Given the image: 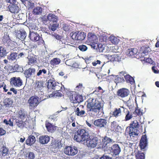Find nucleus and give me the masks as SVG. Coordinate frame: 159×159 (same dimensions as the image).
<instances>
[{
	"label": "nucleus",
	"instance_id": "nucleus-1",
	"mask_svg": "<svg viewBox=\"0 0 159 159\" xmlns=\"http://www.w3.org/2000/svg\"><path fill=\"white\" fill-rule=\"evenodd\" d=\"M87 102V112L91 116L94 117L103 111V104L97 99H89Z\"/></svg>",
	"mask_w": 159,
	"mask_h": 159
},
{
	"label": "nucleus",
	"instance_id": "nucleus-2",
	"mask_svg": "<svg viewBox=\"0 0 159 159\" xmlns=\"http://www.w3.org/2000/svg\"><path fill=\"white\" fill-rule=\"evenodd\" d=\"M139 123L137 120H134L132 123L130 124L129 126L126 129V131H128V133L131 139H133L134 141L138 140L139 133L138 128Z\"/></svg>",
	"mask_w": 159,
	"mask_h": 159
},
{
	"label": "nucleus",
	"instance_id": "nucleus-3",
	"mask_svg": "<svg viewBox=\"0 0 159 159\" xmlns=\"http://www.w3.org/2000/svg\"><path fill=\"white\" fill-rule=\"evenodd\" d=\"M100 137H97L89 136L87 137L86 140V145L89 148H94L97 145L99 146L100 148H104V145L102 144L101 143V139Z\"/></svg>",
	"mask_w": 159,
	"mask_h": 159
},
{
	"label": "nucleus",
	"instance_id": "nucleus-4",
	"mask_svg": "<svg viewBox=\"0 0 159 159\" xmlns=\"http://www.w3.org/2000/svg\"><path fill=\"white\" fill-rule=\"evenodd\" d=\"M89 135V133L85 129H79L74 137V139L79 142L85 141Z\"/></svg>",
	"mask_w": 159,
	"mask_h": 159
},
{
	"label": "nucleus",
	"instance_id": "nucleus-5",
	"mask_svg": "<svg viewBox=\"0 0 159 159\" xmlns=\"http://www.w3.org/2000/svg\"><path fill=\"white\" fill-rule=\"evenodd\" d=\"M29 37L31 41L37 42L38 45L42 44L44 43L42 37H40L37 32L35 33L33 31L31 32L30 31Z\"/></svg>",
	"mask_w": 159,
	"mask_h": 159
},
{
	"label": "nucleus",
	"instance_id": "nucleus-6",
	"mask_svg": "<svg viewBox=\"0 0 159 159\" xmlns=\"http://www.w3.org/2000/svg\"><path fill=\"white\" fill-rule=\"evenodd\" d=\"M10 83L12 86L20 87L22 85L23 82L22 80L19 77H13L10 79Z\"/></svg>",
	"mask_w": 159,
	"mask_h": 159
},
{
	"label": "nucleus",
	"instance_id": "nucleus-7",
	"mask_svg": "<svg viewBox=\"0 0 159 159\" xmlns=\"http://www.w3.org/2000/svg\"><path fill=\"white\" fill-rule=\"evenodd\" d=\"M64 152L67 155L74 156L77 153L78 150L76 148L67 146L65 148Z\"/></svg>",
	"mask_w": 159,
	"mask_h": 159
},
{
	"label": "nucleus",
	"instance_id": "nucleus-8",
	"mask_svg": "<svg viewBox=\"0 0 159 159\" xmlns=\"http://www.w3.org/2000/svg\"><path fill=\"white\" fill-rule=\"evenodd\" d=\"M107 120L102 118L96 120L93 122L94 125L99 128L106 127L107 125Z\"/></svg>",
	"mask_w": 159,
	"mask_h": 159
},
{
	"label": "nucleus",
	"instance_id": "nucleus-9",
	"mask_svg": "<svg viewBox=\"0 0 159 159\" xmlns=\"http://www.w3.org/2000/svg\"><path fill=\"white\" fill-rule=\"evenodd\" d=\"M86 36L85 34L83 32H75L72 35V39L77 40H82Z\"/></svg>",
	"mask_w": 159,
	"mask_h": 159
},
{
	"label": "nucleus",
	"instance_id": "nucleus-10",
	"mask_svg": "<svg viewBox=\"0 0 159 159\" xmlns=\"http://www.w3.org/2000/svg\"><path fill=\"white\" fill-rule=\"evenodd\" d=\"M75 115L77 116L83 117L86 114L84 107L82 105H80L79 107L76 108L75 110Z\"/></svg>",
	"mask_w": 159,
	"mask_h": 159
},
{
	"label": "nucleus",
	"instance_id": "nucleus-11",
	"mask_svg": "<svg viewBox=\"0 0 159 159\" xmlns=\"http://www.w3.org/2000/svg\"><path fill=\"white\" fill-rule=\"evenodd\" d=\"M148 140L146 134L142 136L140 140V148L141 150L144 149L148 145Z\"/></svg>",
	"mask_w": 159,
	"mask_h": 159
},
{
	"label": "nucleus",
	"instance_id": "nucleus-12",
	"mask_svg": "<svg viewBox=\"0 0 159 159\" xmlns=\"http://www.w3.org/2000/svg\"><path fill=\"white\" fill-rule=\"evenodd\" d=\"M28 102L30 107H36L39 104V98L32 96L30 98Z\"/></svg>",
	"mask_w": 159,
	"mask_h": 159
},
{
	"label": "nucleus",
	"instance_id": "nucleus-13",
	"mask_svg": "<svg viewBox=\"0 0 159 159\" xmlns=\"http://www.w3.org/2000/svg\"><path fill=\"white\" fill-rule=\"evenodd\" d=\"M129 93V91L128 89L123 88L118 90L117 92V94L119 97L123 98L127 96Z\"/></svg>",
	"mask_w": 159,
	"mask_h": 159
},
{
	"label": "nucleus",
	"instance_id": "nucleus-14",
	"mask_svg": "<svg viewBox=\"0 0 159 159\" xmlns=\"http://www.w3.org/2000/svg\"><path fill=\"white\" fill-rule=\"evenodd\" d=\"M45 125L48 131L51 133L54 132L57 128V126L47 121L46 122Z\"/></svg>",
	"mask_w": 159,
	"mask_h": 159
},
{
	"label": "nucleus",
	"instance_id": "nucleus-15",
	"mask_svg": "<svg viewBox=\"0 0 159 159\" xmlns=\"http://www.w3.org/2000/svg\"><path fill=\"white\" fill-rule=\"evenodd\" d=\"M35 72L34 68H30L24 71V74L26 78H29L34 75Z\"/></svg>",
	"mask_w": 159,
	"mask_h": 159
},
{
	"label": "nucleus",
	"instance_id": "nucleus-16",
	"mask_svg": "<svg viewBox=\"0 0 159 159\" xmlns=\"http://www.w3.org/2000/svg\"><path fill=\"white\" fill-rule=\"evenodd\" d=\"M114 155H118L120 152V148L118 144H115L111 147L110 150Z\"/></svg>",
	"mask_w": 159,
	"mask_h": 159
},
{
	"label": "nucleus",
	"instance_id": "nucleus-17",
	"mask_svg": "<svg viewBox=\"0 0 159 159\" xmlns=\"http://www.w3.org/2000/svg\"><path fill=\"white\" fill-rule=\"evenodd\" d=\"M36 55H32L29 56L27 57L28 59V63L29 65L33 66L37 63V58Z\"/></svg>",
	"mask_w": 159,
	"mask_h": 159
},
{
	"label": "nucleus",
	"instance_id": "nucleus-18",
	"mask_svg": "<svg viewBox=\"0 0 159 159\" xmlns=\"http://www.w3.org/2000/svg\"><path fill=\"white\" fill-rule=\"evenodd\" d=\"M26 36V34L24 30L21 29L18 31L16 34V38L21 40H23Z\"/></svg>",
	"mask_w": 159,
	"mask_h": 159
},
{
	"label": "nucleus",
	"instance_id": "nucleus-19",
	"mask_svg": "<svg viewBox=\"0 0 159 159\" xmlns=\"http://www.w3.org/2000/svg\"><path fill=\"white\" fill-rule=\"evenodd\" d=\"M9 150L8 148L3 146L0 148V156L2 158L3 157L7 156L9 155Z\"/></svg>",
	"mask_w": 159,
	"mask_h": 159
},
{
	"label": "nucleus",
	"instance_id": "nucleus-20",
	"mask_svg": "<svg viewBox=\"0 0 159 159\" xmlns=\"http://www.w3.org/2000/svg\"><path fill=\"white\" fill-rule=\"evenodd\" d=\"M83 101V99L82 96H78L77 94L75 93L74 94L73 97L71 100V101L73 103L81 102Z\"/></svg>",
	"mask_w": 159,
	"mask_h": 159
},
{
	"label": "nucleus",
	"instance_id": "nucleus-21",
	"mask_svg": "<svg viewBox=\"0 0 159 159\" xmlns=\"http://www.w3.org/2000/svg\"><path fill=\"white\" fill-rule=\"evenodd\" d=\"M8 7L9 11L12 13H17L19 11V7L15 4L10 5L8 6Z\"/></svg>",
	"mask_w": 159,
	"mask_h": 159
},
{
	"label": "nucleus",
	"instance_id": "nucleus-22",
	"mask_svg": "<svg viewBox=\"0 0 159 159\" xmlns=\"http://www.w3.org/2000/svg\"><path fill=\"white\" fill-rule=\"evenodd\" d=\"M122 109L124 110V108L123 107H120V108H115L114 111L111 114L112 116L116 118L120 116L121 115Z\"/></svg>",
	"mask_w": 159,
	"mask_h": 159
},
{
	"label": "nucleus",
	"instance_id": "nucleus-23",
	"mask_svg": "<svg viewBox=\"0 0 159 159\" xmlns=\"http://www.w3.org/2000/svg\"><path fill=\"white\" fill-rule=\"evenodd\" d=\"M50 140V138L48 135H45L39 137V141L42 144H46L48 143Z\"/></svg>",
	"mask_w": 159,
	"mask_h": 159
},
{
	"label": "nucleus",
	"instance_id": "nucleus-24",
	"mask_svg": "<svg viewBox=\"0 0 159 159\" xmlns=\"http://www.w3.org/2000/svg\"><path fill=\"white\" fill-rule=\"evenodd\" d=\"M35 137L33 135H30L28 137L25 143L27 145L31 146L35 143Z\"/></svg>",
	"mask_w": 159,
	"mask_h": 159
},
{
	"label": "nucleus",
	"instance_id": "nucleus-25",
	"mask_svg": "<svg viewBox=\"0 0 159 159\" xmlns=\"http://www.w3.org/2000/svg\"><path fill=\"white\" fill-rule=\"evenodd\" d=\"M124 112L125 113V120L127 121L131 119L133 117L132 113L130 112L127 109H124Z\"/></svg>",
	"mask_w": 159,
	"mask_h": 159
},
{
	"label": "nucleus",
	"instance_id": "nucleus-26",
	"mask_svg": "<svg viewBox=\"0 0 159 159\" xmlns=\"http://www.w3.org/2000/svg\"><path fill=\"white\" fill-rule=\"evenodd\" d=\"M3 105L6 107H11L13 103L12 100L10 98H6L3 101Z\"/></svg>",
	"mask_w": 159,
	"mask_h": 159
},
{
	"label": "nucleus",
	"instance_id": "nucleus-27",
	"mask_svg": "<svg viewBox=\"0 0 159 159\" xmlns=\"http://www.w3.org/2000/svg\"><path fill=\"white\" fill-rule=\"evenodd\" d=\"M137 50L136 49H128L126 53L127 55L129 57L134 56L137 53Z\"/></svg>",
	"mask_w": 159,
	"mask_h": 159
},
{
	"label": "nucleus",
	"instance_id": "nucleus-28",
	"mask_svg": "<svg viewBox=\"0 0 159 159\" xmlns=\"http://www.w3.org/2000/svg\"><path fill=\"white\" fill-rule=\"evenodd\" d=\"M18 117L21 120H24L27 116L26 112L24 110H20L18 112Z\"/></svg>",
	"mask_w": 159,
	"mask_h": 159
},
{
	"label": "nucleus",
	"instance_id": "nucleus-29",
	"mask_svg": "<svg viewBox=\"0 0 159 159\" xmlns=\"http://www.w3.org/2000/svg\"><path fill=\"white\" fill-rule=\"evenodd\" d=\"M47 20L52 23L56 22L57 20V18L56 16L51 13L48 15L47 17Z\"/></svg>",
	"mask_w": 159,
	"mask_h": 159
},
{
	"label": "nucleus",
	"instance_id": "nucleus-30",
	"mask_svg": "<svg viewBox=\"0 0 159 159\" xmlns=\"http://www.w3.org/2000/svg\"><path fill=\"white\" fill-rule=\"evenodd\" d=\"M56 84L55 81L54 80H49L48 82L47 87L49 90L53 89Z\"/></svg>",
	"mask_w": 159,
	"mask_h": 159
},
{
	"label": "nucleus",
	"instance_id": "nucleus-31",
	"mask_svg": "<svg viewBox=\"0 0 159 159\" xmlns=\"http://www.w3.org/2000/svg\"><path fill=\"white\" fill-rule=\"evenodd\" d=\"M114 142L115 141L110 138L107 136H105L102 139V142L103 143H102L101 144L104 145V147H105L107 143H114Z\"/></svg>",
	"mask_w": 159,
	"mask_h": 159
},
{
	"label": "nucleus",
	"instance_id": "nucleus-32",
	"mask_svg": "<svg viewBox=\"0 0 159 159\" xmlns=\"http://www.w3.org/2000/svg\"><path fill=\"white\" fill-rule=\"evenodd\" d=\"M140 49V52H141V54H144L145 55L148 54V53L151 51L150 48L148 46H146V47H142Z\"/></svg>",
	"mask_w": 159,
	"mask_h": 159
},
{
	"label": "nucleus",
	"instance_id": "nucleus-33",
	"mask_svg": "<svg viewBox=\"0 0 159 159\" xmlns=\"http://www.w3.org/2000/svg\"><path fill=\"white\" fill-rule=\"evenodd\" d=\"M124 78L126 82L128 83L132 84L134 82V79L129 75H124Z\"/></svg>",
	"mask_w": 159,
	"mask_h": 159
},
{
	"label": "nucleus",
	"instance_id": "nucleus-34",
	"mask_svg": "<svg viewBox=\"0 0 159 159\" xmlns=\"http://www.w3.org/2000/svg\"><path fill=\"white\" fill-rule=\"evenodd\" d=\"M63 96V95L61 92H59L58 91H55L53 92L52 93L50 94L49 95V97L50 98L56 97H61Z\"/></svg>",
	"mask_w": 159,
	"mask_h": 159
},
{
	"label": "nucleus",
	"instance_id": "nucleus-35",
	"mask_svg": "<svg viewBox=\"0 0 159 159\" xmlns=\"http://www.w3.org/2000/svg\"><path fill=\"white\" fill-rule=\"evenodd\" d=\"M42 8L40 7H36L33 9V14L34 15H39L41 14L42 12Z\"/></svg>",
	"mask_w": 159,
	"mask_h": 159
},
{
	"label": "nucleus",
	"instance_id": "nucleus-36",
	"mask_svg": "<svg viewBox=\"0 0 159 159\" xmlns=\"http://www.w3.org/2000/svg\"><path fill=\"white\" fill-rule=\"evenodd\" d=\"M17 56V53L16 52L12 53L9 55L8 56L7 59L10 61H14L16 59Z\"/></svg>",
	"mask_w": 159,
	"mask_h": 159
},
{
	"label": "nucleus",
	"instance_id": "nucleus-37",
	"mask_svg": "<svg viewBox=\"0 0 159 159\" xmlns=\"http://www.w3.org/2000/svg\"><path fill=\"white\" fill-rule=\"evenodd\" d=\"M43 86V82L42 81H36L34 84L35 89H39L40 90Z\"/></svg>",
	"mask_w": 159,
	"mask_h": 159
},
{
	"label": "nucleus",
	"instance_id": "nucleus-38",
	"mask_svg": "<svg viewBox=\"0 0 159 159\" xmlns=\"http://www.w3.org/2000/svg\"><path fill=\"white\" fill-rule=\"evenodd\" d=\"M61 62L60 59L57 58H54L50 61V64L53 66L59 64Z\"/></svg>",
	"mask_w": 159,
	"mask_h": 159
},
{
	"label": "nucleus",
	"instance_id": "nucleus-39",
	"mask_svg": "<svg viewBox=\"0 0 159 159\" xmlns=\"http://www.w3.org/2000/svg\"><path fill=\"white\" fill-rule=\"evenodd\" d=\"M7 53L5 49L0 46V58L5 56Z\"/></svg>",
	"mask_w": 159,
	"mask_h": 159
},
{
	"label": "nucleus",
	"instance_id": "nucleus-40",
	"mask_svg": "<svg viewBox=\"0 0 159 159\" xmlns=\"http://www.w3.org/2000/svg\"><path fill=\"white\" fill-rule=\"evenodd\" d=\"M16 43L15 42L12 41L11 40L10 42H8L7 44V45L8 46L10 49L13 50L14 49L16 46Z\"/></svg>",
	"mask_w": 159,
	"mask_h": 159
},
{
	"label": "nucleus",
	"instance_id": "nucleus-41",
	"mask_svg": "<svg viewBox=\"0 0 159 159\" xmlns=\"http://www.w3.org/2000/svg\"><path fill=\"white\" fill-rule=\"evenodd\" d=\"M52 146L53 148L54 149L59 148L61 147L60 143L58 141H55L53 142L52 143Z\"/></svg>",
	"mask_w": 159,
	"mask_h": 159
},
{
	"label": "nucleus",
	"instance_id": "nucleus-42",
	"mask_svg": "<svg viewBox=\"0 0 159 159\" xmlns=\"http://www.w3.org/2000/svg\"><path fill=\"white\" fill-rule=\"evenodd\" d=\"M109 40L113 44H116L118 43L117 38L115 36H110L109 38Z\"/></svg>",
	"mask_w": 159,
	"mask_h": 159
},
{
	"label": "nucleus",
	"instance_id": "nucleus-43",
	"mask_svg": "<svg viewBox=\"0 0 159 159\" xmlns=\"http://www.w3.org/2000/svg\"><path fill=\"white\" fill-rule=\"evenodd\" d=\"M97 47L96 48V50L99 52H102L104 50V47L102 44H97Z\"/></svg>",
	"mask_w": 159,
	"mask_h": 159
},
{
	"label": "nucleus",
	"instance_id": "nucleus-44",
	"mask_svg": "<svg viewBox=\"0 0 159 159\" xmlns=\"http://www.w3.org/2000/svg\"><path fill=\"white\" fill-rule=\"evenodd\" d=\"M11 40L8 35L4 36L2 41L4 43H7V44L8 42H10Z\"/></svg>",
	"mask_w": 159,
	"mask_h": 159
},
{
	"label": "nucleus",
	"instance_id": "nucleus-45",
	"mask_svg": "<svg viewBox=\"0 0 159 159\" xmlns=\"http://www.w3.org/2000/svg\"><path fill=\"white\" fill-rule=\"evenodd\" d=\"M75 93L73 91H68L66 92V94L67 97L69 98V99L71 100L73 97V96L75 94Z\"/></svg>",
	"mask_w": 159,
	"mask_h": 159
},
{
	"label": "nucleus",
	"instance_id": "nucleus-46",
	"mask_svg": "<svg viewBox=\"0 0 159 159\" xmlns=\"http://www.w3.org/2000/svg\"><path fill=\"white\" fill-rule=\"evenodd\" d=\"M16 124L19 127L22 128L24 126L23 122L22 120H16Z\"/></svg>",
	"mask_w": 159,
	"mask_h": 159
},
{
	"label": "nucleus",
	"instance_id": "nucleus-47",
	"mask_svg": "<svg viewBox=\"0 0 159 159\" xmlns=\"http://www.w3.org/2000/svg\"><path fill=\"white\" fill-rule=\"evenodd\" d=\"M78 48L80 51L82 52L86 51L88 48L86 46L83 44L79 46Z\"/></svg>",
	"mask_w": 159,
	"mask_h": 159
},
{
	"label": "nucleus",
	"instance_id": "nucleus-48",
	"mask_svg": "<svg viewBox=\"0 0 159 159\" xmlns=\"http://www.w3.org/2000/svg\"><path fill=\"white\" fill-rule=\"evenodd\" d=\"M83 88L82 84L79 83L76 87L75 90L77 91H80L83 90Z\"/></svg>",
	"mask_w": 159,
	"mask_h": 159
},
{
	"label": "nucleus",
	"instance_id": "nucleus-49",
	"mask_svg": "<svg viewBox=\"0 0 159 159\" xmlns=\"http://www.w3.org/2000/svg\"><path fill=\"white\" fill-rule=\"evenodd\" d=\"M47 72V70L44 69H43L42 70H40L37 72V75L38 76H39L42 73H43V74H46Z\"/></svg>",
	"mask_w": 159,
	"mask_h": 159
},
{
	"label": "nucleus",
	"instance_id": "nucleus-50",
	"mask_svg": "<svg viewBox=\"0 0 159 159\" xmlns=\"http://www.w3.org/2000/svg\"><path fill=\"white\" fill-rule=\"evenodd\" d=\"M127 106L129 109H132L134 106V102L133 101H128L127 102Z\"/></svg>",
	"mask_w": 159,
	"mask_h": 159
},
{
	"label": "nucleus",
	"instance_id": "nucleus-51",
	"mask_svg": "<svg viewBox=\"0 0 159 159\" xmlns=\"http://www.w3.org/2000/svg\"><path fill=\"white\" fill-rule=\"evenodd\" d=\"M144 61L148 63L152 64L153 63V61L152 59L150 58L144 57L143 60Z\"/></svg>",
	"mask_w": 159,
	"mask_h": 159
},
{
	"label": "nucleus",
	"instance_id": "nucleus-52",
	"mask_svg": "<svg viewBox=\"0 0 159 159\" xmlns=\"http://www.w3.org/2000/svg\"><path fill=\"white\" fill-rule=\"evenodd\" d=\"M58 26V24L57 23L53 24L51 26V30L52 31H55Z\"/></svg>",
	"mask_w": 159,
	"mask_h": 159
},
{
	"label": "nucleus",
	"instance_id": "nucleus-53",
	"mask_svg": "<svg viewBox=\"0 0 159 159\" xmlns=\"http://www.w3.org/2000/svg\"><path fill=\"white\" fill-rule=\"evenodd\" d=\"M28 157L29 159H34L35 158V155L33 152H29L28 153Z\"/></svg>",
	"mask_w": 159,
	"mask_h": 159
},
{
	"label": "nucleus",
	"instance_id": "nucleus-54",
	"mask_svg": "<svg viewBox=\"0 0 159 159\" xmlns=\"http://www.w3.org/2000/svg\"><path fill=\"white\" fill-rule=\"evenodd\" d=\"M124 80L123 77H117L115 80V82L118 83L122 82Z\"/></svg>",
	"mask_w": 159,
	"mask_h": 159
},
{
	"label": "nucleus",
	"instance_id": "nucleus-55",
	"mask_svg": "<svg viewBox=\"0 0 159 159\" xmlns=\"http://www.w3.org/2000/svg\"><path fill=\"white\" fill-rule=\"evenodd\" d=\"M62 89V87L60 86L58 84H56L53 89L56 91H61Z\"/></svg>",
	"mask_w": 159,
	"mask_h": 159
},
{
	"label": "nucleus",
	"instance_id": "nucleus-56",
	"mask_svg": "<svg viewBox=\"0 0 159 159\" xmlns=\"http://www.w3.org/2000/svg\"><path fill=\"white\" fill-rule=\"evenodd\" d=\"M111 128L115 129L116 128L117 126V122L116 121H113L111 123Z\"/></svg>",
	"mask_w": 159,
	"mask_h": 159
},
{
	"label": "nucleus",
	"instance_id": "nucleus-57",
	"mask_svg": "<svg viewBox=\"0 0 159 159\" xmlns=\"http://www.w3.org/2000/svg\"><path fill=\"white\" fill-rule=\"evenodd\" d=\"M6 134V131L2 128L0 127V136L4 135Z\"/></svg>",
	"mask_w": 159,
	"mask_h": 159
},
{
	"label": "nucleus",
	"instance_id": "nucleus-58",
	"mask_svg": "<svg viewBox=\"0 0 159 159\" xmlns=\"http://www.w3.org/2000/svg\"><path fill=\"white\" fill-rule=\"evenodd\" d=\"M117 55H112L111 56V58L110 59L111 61H117Z\"/></svg>",
	"mask_w": 159,
	"mask_h": 159
},
{
	"label": "nucleus",
	"instance_id": "nucleus-59",
	"mask_svg": "<svg viewBox=\"0 0 159 159\" xmlns=\"http://www.w3.org/2000/svg\"><path fill=\"white\" fill-rule=\"evenodd\" d=\"M101 62L100 61L97 60L96 61H93L92 62V64L94 66H95L97 64H100Z\"/></svg>",
	"mask_w": 159,
	"mask_h": 159
},
{
	"label": "nucleus",
	"instance_id": "nucleus-60",
	"mask_svg": "<svg viewBox=\"0 0 159 159\" xmlns=\"http://www.w3.org/2000/svg\"><path fill=\"white\" fill-rule=\"evenodd\" d=\"M54 37L57 39L58 40H61L62 39V37L59 35L58 34H55L54 35Z\"/></svg>",
	"mask_w": 159,
	"mask_h": 159
},
{
	"label": "nucleus",
	"instance_id": "nucleus-61",
	"mask_svg": "<svg viewBox=\"0 0 159 159\" xmlns=\"http://www.w3.org/2000/svg\"><path fill=\"white\" fill-rule=\"evenodd\" d=\"M57 117L56 115H53L49 116V119L50 120H54L56 119Z\"/></svg>",
	"mask_w": 159,
	"mask_h": 159
},
{
	"label": "nucleus",
	"instance_id": "nucleus-62",
	"mask_svg": "<svg viewBox=\"0 0 159 159\" xmlns=\"http://www.w3.org/2000/svg\"><path fill=\"white\" fill-rule=\"evenodd\" d=\"M134 113L135 114H136V115H138L139 114V109H138L137 104V108H136L135 110L134 111Z\"/></svg>",
	"mask_w": 159,
	"mask_h": 159
},
{
	"label": "nucleus",
	"instance_id": "nucleus-63",
	"mask_svg": "<svg viewBox=\"0 0 159 159\" xmlns=\"http://www.w3.org/2000/svg\"><path fill=\"white\" fill-rule=\"evenodd\" d=\"M100 159H112L111 157L103 155L102 157H100Z\"/></svg>",
	"mask_w": 159,
	"mask_h": 159
},
{
	"label": "nucleus",
	"instance_id": "nucleus-64",
	"mask_svg": "<svg viewBox=\"0 0 159 159\" xmlns=\"http://www.w3.org/2000/svg\"><path fill=\"white\" fill-rule=\"evenodd\" d=\"M140 159H145V154L143 153H141L140 152Z\"/></svg>",
	"mask_w": 159,
	"mask_h": 159
}]
</instances>
